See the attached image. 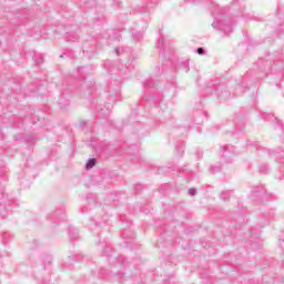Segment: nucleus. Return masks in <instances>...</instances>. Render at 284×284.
<instances>
[{
	"mask_svg": "<svg viewBox=\"0 0 284 284\" xmlns=\"http://www.w3.org/2000/svg\"><path fill=\"white\" fill-rule=\"evenodd\" d=\"M212 27L224 34H230L234 31L232 24H230V18L223 14V9L217 7V16H215V21L212 23Z\"/></svg>",
	"mask_w": 284,
	"mask_h": 284,
	"instance_id": "f257e3e1",
	"label": "nucleus"
},
{
	"mask_svg": "<svg viewBox=\"0 0 284 284\" xmlns=\"http://www.w3.org/2000/svg\"><path fill=\"white\" fill-rule=\"evenodd\" d=\"M60 108H65L68 105H70V101L69 100H65V95L62 94L60 98H59V101H58Z\"/></svg>",
	"mask_w": 284,
	"mask_h": 284,
	"instance_id": "f03ea898",
	"label": "nucleus"
},
{
	"mask_svg": "<svg viewBox=\"0 0 284 284\" xmlns=\"http://www.w3.org/2000/svg\"><path fill=\"white\" fill-rule=\"evenodd\" d=\"M232 194H234L232 191H222L220 197L222 201H230V196H232Z\"/></svg>",
	"mask_w": 284,
	"mask_h": 284,
	"instance_id": "7ed1b4c3",
	"label": "nucleus"
},
{
	"mask_svg": "<svg viewBox=\"0 0 284 284\" xmlns=\"http://www.w3.org/2000/svg\"><path fill=\"white\" fill-rule=\"evenodd\" d=\"M97 165V159L92 158L89 159L87 164H85V169L87 170H92V168H94Z\"/></svg>",
	"mask_w": 284,
	"mask_h": 284,
	"instance_id": "20e7f679",
	"label": "nucleus"
},
{
	"mask_svg": "<svg viewBox=\"0 0 284 284\" xmlns=\"http://www.w3.org/2000/svg\"><path fill=\"white\" fill-rule=\"evenodd\" d=\"M132 37L135 41H141V39H143V33L141 31H132Z\"/></svg>",
	"mask_w": 284,
	"mask_h": 284,
	"instance_id": "39448f33",
	"label": "nucleus"
},
{
	"mask_svg": "<svg viewBox=\"0 0 284 284\" xmlns=\"http://www.w3.org/2000/svg\"><path fill=\"white\" fill-rule=\"evenodd\" d=\"M196 52L200 54V55H203L205 54V49H203L202 47L197 48Z\"/></svg>",
	"mask_w": 284,
	"mask_h": 284,
	"instance_id": "423d86ee",
	"label": "nucleus"
},
{
	"mask_svg": "<svg viewBox=\"0 0 284 284\" xmlns=\"http://www.w3.org/2000/svg\"><path fill=\"white\" fill-rule=\"evenodd\" d=\"M220 170H221L220 166H211V168H210V171H211L212 173L219 172Z\"/></svg>",
	"mask_w": 284,
	"mask_h": 284,
	"instance_id": "0eeeda50",
	"label": "nucleus"
},
{
	"mask_svg": "<svg viewBox=\"0 0 284 284\" xmlns=\"http://www.w3.org/2000/svg\"><path fill=\"white\" fill-rule=\"evenodd\" d=\"M70 237L71 239H77L78 237L77 230H73V234H72V231H70Z\"/></svg>",
	"mask_w": 284,
	"mask_h": 284,
	"instance_id": "6e6552de",
	"label": "nucleus"
},
{
	"mask_svg": "<svg viewBox=\"0 0 284 284\" xmlns=\"http://www.w3.org/2000/svg\"><path fill=\"white\" fill-rule=\"evenodd\" d=\"M270 116H272V114L263 113V119H264L265 121H270Z\"/></svg>",
	"mask_w": 284,
	"mask_h": 284,
	"instance_id": "1a4fd4ad",
	"label": "nucleus"
},
{
	"mask_svg": "<svg viewBox=\"0 0 284 284\" xmlns=\"http://www.w3.org/2000/svg\"><path fill=\"white\" fill-rule=\"evenodd\" d=\"M274 155H275L276 159H283L284 153L283 152L282 153L276 152V153H274Z\"/></svg>",
	"mask_w": 284,
	"mask_h": 284,
	"instance_id": "9d476101",
	"label": "nucleus"
},
{
	"mask_svg": "<svg viewBox=\"0 0 284 284\" xmlns=\"http://www.w3.org/2000/svg\"><path fill=\"white\" fill-rule=\"evenodd\" d=\"M189 194H190L191 196H194V195L196 194V189H190V190H189Z\"/></svg>",
	"mask_w": 284,
	"mask_h": 284,
	"instance_id": "9b49d317",
	"label": "nucleus"
},
{
	"mask_svg": "<svg viewBox=\"0 0 284 284\" xmlns=\"http://www.w3.org/2000/svg\"><path fill=\"white\" fill-rule=\"evenodd\" d=\"M260 170H261V172H267V166L262 165V166H260Z\"/></svg>",
	"mask_w": 284,
	"mask_h": 284,
	"instance_id": "f8f14e48",
	"label": "nucleus"
},
{
	"mask_svg": "<svg viewBox=\"0 0 284 284\" xmlns=\"http://www.w3.org/2000/svg\"><path fill=\"white\" fill-rule=\"evenodd\" d=\"M63 265H64V268H67V270L72 268V266H71V265H68V264H63Z\"/></svg>",
	"mask_w": 284,
	"mask_h": 284,
	"instance_id": "ddd939ff",
	"label": "nucleus"
},
{
	"mask_svg": "<svg viewBox=\"0 0 284 284\" xmlns=\"http://www.w3.org/2000/svg\"><path fill=\"white\" fill-rule=\"evenodd\" d=\"M158 48H163V39L161 40L160 44H158Z\"/></svg>",
	"mask_w": 284,
	"mask_h": 284,
	"instance_id": "4468645a",
	"label": "nucleus"
},
{
	"mask_svg": "<svg viewBox=\"0 0 284 284\" xmlns=\"http://www.w3.org/2000/svg\"><path fill=\"white\" fill-rule=\"evenodd\" d=\"M116 41H119V39H121V34H116V37L114 38Z\"/></svg>",
	"mask_w": 284,
	"mask_h": 284,
	"instance_id": "2eb2a0df",
	"label": "nucleus"
},
{
	"mask_svg": "<svg viewBox=\"0 0 284 284\" xmlns=\"http://www.w3.org/2000/svg\"><path fill=\"white\" fill-rule=\"evenodd\" d=\"M115 54L119 57L121 53L119 51V49H115Z\"/></svg>",
	"mask_w": 284,
	"mask_h": 284,
	"instance_id": "dca6fc26",
	"label": "nucleus"
},
{
	"mask_svg": "<svg viewBox=\"0 0 284 284\" xmlns=\"http://www.w3.org/2000/svg\"><path fill=\"white\" fill-rule=\"evenodd\" d=\"M144 87L150 88V82H145Z\"/></svg>",
	"mask_w": 284,
	"mask_h": 284,
	"instance_id": "f3484780",
	"label": "nucleus"
},
{
	"mask_svg": "<svg viewBox=\"0 0 284 284\" xmlns=\"http://www.w3.org/2000/svg\"><path fill=\"white\" fill-rule=\"evenodd\" d=\"M81 70H83V68H79V69H78V72H81Z\"/></svg>",
	"mask_w": 284,
	"mask_h": 284,
	"instance_id": "a211bd4d",
	"label": "nucleus"
},
{
	"mask_svg": "<svg viewBox=\"0 0 284 284\" xmlns=\"http://www.w3.org/2000/svg\"><path fill=\"white\" fill-rule=\"evenodd\" d=\"M186 72H190V69H189V68H186Z\"/></svg>",
	"mask_w": 284,
	"mask_h": 284,
	"instance_id": "6ab92c4d",
	"label": "nucleus"
},
{
	"mask_svg": "<svg viewBox=\"0 0 284 284\" xmlns=\"http://www.w3.org/2000/svg\"><path fill=\"white\" fill-rule=\"evenodd\" d=\"M122 236L125 237V233H122Z\"/></svg>",
	"mask_w": 284,
	"mask_h": 284,
	"instance_id": "aec40b11",
	"label": "nucleus"
}]
</instances>
